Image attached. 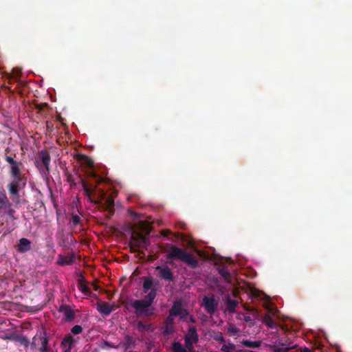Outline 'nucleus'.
I'll list each match as a JSON object with an SVG mask.
<instances>
[{"label": "nucleus", "instance_id": "2", "mask_svg": "<svg viewBox=\"0 0 352 352\" xmlns=\"http://www.w3.org/2000/svg\"><path fill=\"white\" fill-rule=\"evenodd\" d=\"M169 250H164L166 254V258L178 259L187 264L190 268L195 269L198 266L197 260L185 250L175 245H169Z\"/></svg>", "mask_w": 352, "mask_h": 352}, {"label": "nucleus", "instance_id": "53", "mask_svg": "<svg viewBox=\"0 0 352 352\" xmlns=\"http://www.w3.org/2000/svg\"><path fill=\"white\" fill-rule=\"evenodd\" d=\"M65 352H69V351H65Z\"/></svg>", "mask_w": 352, "mask_h": 352}, {"label": "nucleus", "instance_id": "52", "mask_svg": "<svg viewBox=\"0 0 352 352\" xmlns=\"http://www.w3.org/2000/svg\"><path fill=\"white\" fill-rule=\"evenodd\" d=\"M39 154L43 155V154H46V153H45V151H41Z\"/></svg>", "mask_w": 352, "mask_h": 352}, {"label": "nucleus", "instance_id": "31", "mask_svg": "<svg viewBox=\"0 0 352 352\" xmlns=\"http://www.w3.org/2000/svg\"><path fill=\"white\" fill-rule=\"evenodd\" d=\"M175 316L171 315L170 313L168 314V316L166 317V318L165 319L164 323V324H166L169 326H174V324H175V320H174V318H175Z\"/></svg>", "mask_w": 352, "mask_h": 352}, {"label": "nucleus", "instance_id": "1", "mask_svg": "<svg viewBox=\"0 0 352 352\" xmlns=\"http://www.w3.org/2000/svg\"><path fill=\"white\" fill-rule=\"evenodd\" d=\"M156 298V289H153L143 299L131 301V306L135 309L138 317H151L155 315V309L152 304Z\"/></svg>", "mask_w": 352, "mask_h": 352}, {"label": "nucleus", "instance_id": "50", "mask_svg": "<svg viewBox=\"0 0 352 352\" xmlns=\"http://www.w3.org/2000/svg\"><path fill=\"white\" fill-rule=\"evenodd\" d=\"M93 287H94V290H96V291H97L99 289V286L97 285L96 284H94Z\"/></svg>", "mask_w": 352, "mask_h": 352}, {"label": "nucleus", "instance_id": "41", "mask_svg": "<svg viewBox=\"0 0 352 352\" xmlns=\"http://www.w3.org/2000/svg\"><path fill=\"white\" fill-rule=\"evenodd\" d=\"M47 104L46 103H44V104H37L35 105V109L38 110V113H41L42 111H43V109L45 107H47Z\"/></svg>", "mask_w": 352, "mask_h": 352}, {"label": "nucleus", "instance_id": "5", "mask_svg": "<svg viewBox=\"0 0 352 352\" xmlns=\"http://www.w3.org/2000/svg\"><path fill=\"white\" fill-rule=\"evenodd\" d=\"M130 245L131 249H133V251H136L135 248H146L150 245V241L146 236L143 235L140 232L134 231L130 238Z\"/></svg>", "mask_w": 352, "mask_h": 352}, {"label": "nucleus", "instance_id": "37", "mask_svg": "<svg viewBox=\"0 0 352 352\" xmlns=\"http://www.w3.org/2000/svg\"><path fill=\"white\" fill-rule=\"evenodd\" d=\"M21 74V70L19 69H12V79L17 80Z\"/></svg>", "mask_w": 352, "mask_h": 352}, {"label": "nucleus", "instance_id": "3", "mask_svg": "<svg viewBox=\"0 0 352 352\" xmlns=\"http://www.w3.org/2000/svg\"><path fill=\"white\" fill-rule=\"evenodd\" d=\"M74 158L87 175L93 177H97L98 175L95 172V164L89 155H74Z\"/></svg>", "mask_w": 352, "mask_h": 352}, {"label": "nucleus", "instance_id": "17", "mask_svg": "<svg viewBox=\"0 0 352 352\" xmlns=\"http://www.w3.org/2000/svg\"><path fill=\"white\" fill-rule=\"evenodd\" d=\"M31 250V241L26 238L19 239L17 250L20 253H25Z\"/></svg>", "mask_w": 352, "mask_h": 352}, {"label": "nucleus", "instance_id": "25", "mask_svg": "<svg viewBox=\"0 0 352 352\" xmlns=\"http://www.w3.org/2000/svg\"><path fill=\"white\" fill-rule=\"evenodd\" d=\"M20 163L17 162L11 165V175L14 177V179H22L20 175Z\"/></svg>", "mask_w": 352, "mask_h": 352}, {"label": "nucleus", "instance_id": "35", "mask_svg": "<svg viewBox=\"0 0 352 352\" xmlns=\"http://www.w3.org/2000/svg\"><path fill=\"white\" fill-rule=\"evenodd\" d=\"M228 331L232 335H235L239 332V329L234 325H230L228 329Z\"/></svg>", "mask_w": 352, "mask_h": 352}, {"label": "nucleus", "instance_id": "28", "mask_svg": "<svg viewBox=\"0 0 352 352\" xmlns=\"http://www.w3.org/2000/svg\"><path fill=\"white\" fill-rule=\"evenodd\" d=\"M234 349L235 345L232 343H229L228 344H223L221 350L223 352H244V350L239 349L234 351Z\"/></svg>", "mask_w": 352, "mask_h": 352}, {"label": "nucleus", "instance_id": "47", "mask_svg": "<svg viewBox=\"0 0 352 352\" xmlns=\"http://www.w3.org/2000/svg\"><path fill=\"white\" fill-rule=\"evenodd\" d=\"M169 234H170V231L169 230H163L162 232V234L163 236H167Z\"/></svg>", "mask_w": 352, "mask_h": 352}, {"label": "nucleus", "instance_id": "14", "mask_svg": "<svg viewBox=\"0 0 352 352\" xmlns=\"http://www.w3.org/2000/svg\"><path fill=\"white\" fill-rule=\"evenodd\" d=\"M188 339L190 342L197 343L199 342V335L195 326L190 325L188 328L187 333L184 335V339Z\"/></svg>", "mask_w": 352, "mask_h": 352}, {"label": "nucleus", "instance_id": "51", "mask_svg": "<svg viewBox=\"0 0 352 352\" xmlns=\"http://www.w3.org/2000/svg\"><path fill=\"white\" fill-rule=\"evenodd\" d=\"M68 181H69V182H71V183H73L74 184H75V183L73 182V180H72V176H71V175H69V176L68 177Z\"/></svg>", "mask_w": 352, "mask_h": 352}, {"label": "nucleus", "instance_id": "49", "mask_svg": "<svg viewBox=\"0 0 352 352\" xmlns=\"http://www.w3.org/2000/svg\"><path fill=\"white\" fill-rule=\"evenodd\" d=\"M189 321L192 323H195L196 322L195 318L192 316H190Z\"/></svg>", "mask_w": 352, "mask_h": 352}, {"label": "nucleus", "instance_id": "6", "mask_svg": "<svg viewBox=\"0 0 352 352\" xmlns=\"http://www.w3.org/2000/svg\"><path fill=\"white\" fill-rule=\"evenodd\" d=\"M295 345L286 338H278L272 345L270 349L274 352H288L294 348Z\"/></svg>", "mask_w": 352, "mask_h": 352}, {"label": "nucleus", "instance_id": "33", "mask_svg": "<svg viewBox=\"0 0 352 352\" xmlns=\"http://www.w3.org/2000/svg\"><path fill=\"white\" fill-rule=\"evenodd\" d=\"M71 332L74 335L80 334L82 332V327L80 325L76 324L71 329Z\"/></svg>", "mask_w": 352, "mask_h": 352}, {"label": "nucleus", "instance_id": "32", "mask_svg": "<svg viewBox=\"0 0 352 352\" xmlns=\"http://www.w3.org/2000/svg\"><path fill=\"white\" fill-rule=\"evenodd\" d=\"M80 217L78 214H72L71 223L74 226H78L80 223Z\"/></svg>", "mask_w": 352, "mask_h": 352}, {"label": "nucleus", "instance_id": "19", "mask_svg": "<svg viewBox=\"0 0 352 352\" xmlns=\"http://www.w3.org/2000/svg\"><path fill=\"white\" fill-rule=\"evenodd\" d=\"M98 310L101 314L109 316L113 310L114 308L113 306L110 305L107 302H102L98 304Z\"/></svg>", "mask_w": 352, "mask_h": 352}, {"label": "nucleus", "instance_id": "27", "mask_svg": "<svg viewBox=\"0 0 352 352\" xmlns=\"http://www.w3.org/2000/svg\"><path fill=\"white\" fill-rule=\"evenodd\" d=\"M74 342H75V339L69 333L67 334L62 341V344L65 346L67 345L69 347V349H71L72 348Z\"/></svg>", "mask_w": 352, "mask_h": 352}, {"label": "nucleus", "instance_id": "39", "mask_svg": "<svg viewBox=\"0 0 352 352\" xmlns=\"http://www.w3.org/2000/svg\"><path fill=\"white\" fill-rule=\"evenodd\" d=\"M113 206H114L113 201L109 200L108 208L110 211V214H108V218H110L111 216L112 215V209L113 208Z\"/></svg>", "mask_w": 352, "mask_h": 352}, {"label": "nucleus", "instance_id": "9", "mask_svg": "<svg viewBox=\"0 0 352 352\" xmlns=\"http://www.w3.org/2000/svg\"><path fill=\"white\" fill-rule=\"evenodd\" d=\"M185 342V347L179 342H174L172 344L173 352H193L194 344L196 342H190L187 338Z\"/></svg>", "mask_w": 352, "mask_h": 352}, {"label": "nucleus", "instance_id": "4", "mask_svg": "<svg viewBox=\"0 0 352 352\" xmlns=\"http://www.w3.org/2000/svg\"><path fill=\"white\" fill-rule=\"evenodd\" d=\"M48 338L45 331L37 333L30 344L32 349H38L40 352H48Z\"/></svg>", "mask_w": 352, "mask_h": 352}, {"label": "nucleus", "instance_id": "11", "mask_svg": "<svg viewBox=\"0 0 352 352\" xmlns=\"http://www.w3.org/2000/svg\"><path fill=\"white\" fill-rule=\"evenodd\" d=\"M75 257H76V255H75L74 252H71L70 254H69L67 256H64L63 254H59L58 256V259H57L56 263L58 265H61V266L69 265L74 263Z\"/></svg>", "mask_w": 352, "mask_h": 352}, {"label": "nucleus", "instance_id": "36", "mask_svg": "<svg viewBox=\"0 0 352 352\" xmlns=\"http://www.w3.org/2000/svg\"><path fill=\"white\" fill-rule=\"evenodd\" d=\"M189 313H188V311L184 308V309H182V311L180 312V314L178 315V316H179L180 319L182 320H185L187 318V316H188Z\"/></svg>", "mask_w": 352, "mask_h": 352}, {"label": "nucleus", "instance_id": "43", "mask_svg": "<svg viewBox=\"0 0 352 352\" xmlns=\"http://www.w3.org/2000/svg\"><path fill=\"white\" fill-rule=\"evenodd\" d=\"M46 127L49 131H52L54 129V124L52 121H47Z\"/></svg>", "mask_w": 352, "mask_h": 352}, {"label": "nucleus", "instance_id": "8", "mask_svg": "<svg viewBox=\"0 0 352 352\" xmlns=\"http://www.w3.org/2000/svg\"><path fill=\"white\" fill-rule=\"evenodd\" d=\"M209 314H214L218 308V301L215 299L214 295L211 296H204L201 304Z\"/></svg>", "mask_w": 352, "mask_h": 352}, {"label": "nucleus", "instance_id": "10", "mask_svg": "<svg viewBox=\"0 0 352 352\" xmlns=\"http://www.w3.org/2000/svg\"><path fill=\"white\" fill-rule=\"evenodd\" d=\"M58 311L63 314L66 322H71L75 319L76 312L78 310H73L69 305L63 304L60 306Z\"/></svg>", "mask_w": 352, "mask_h": 352}, {"label": "nucleus", "instance_id": "13", "mask_svg": "<svg viewBox=\"0 0 352 352\" xmlns=\"http://www.w3.org/2000/svg\"><path fill=\"white\" fill-rule=\"evenodd\" d=\"M22 179H14V180L8 185L9 192L14 197H19V188Z\"/></svg>", "mask_w": 352, "mask_h": 352}, {"label": "nucleus", "instance_id": "46", "mask_svg": "<svg viewBox=\"0 0 352 352\" xmlns=\"http://www.w3.org/2000/svg\"><path fill=\"white\" fill-rule=\"evenodd\" d=\"M301 352H314V351L307 347H304V348L301 349Z\"/></svg>", "mask_w": 352, "mask_h": 352}, {"label": "nucleus", "instance_id": "20", "mask_svg": "<svg viewBox=\"0 0 352 352\" xmlns=\"http://www.w3.org/2000/svg\"><path fill=\"white\" fill-rule=\"evenodd\" d=\"M11 204L7 197L4 190H0V209H6L10 208Z\"/></svg>", "mask_w": 352, "mask_h": 352}, {"label": "nucleus", "instance_id": "34", "mask_svg": "<svg viewBox=\"0 0 352 352\" xmlns=\"http://www.w3.org/2000/svg\"><path fill=\"white\" fill-rule=\"evenodd\" d=\"M80 289L85 295H89L90 293V289L85 284L81 283L80 285Z\"/></svg>", "mask_w": 352, "mask_h": 352}, {"label": "nucleus", "instance_id": "48", "mask_svg": "<svg viewBox=\"0 0 352 352\" xmlns=\"http://www.w3.org/2000/svg\"><path fill=\"white\" fill-rule=\"evenodd\" d=\"M244 320L246 321V322H251L252 321V318L250 316H245L244 317Z\"/></svg>", "mask_w": 352, "mask_h": 352}, {"label": "nucleus", "instance_id": "42", "mask_svg": "<svg viewBox=\"0 0 352 352\" xmlns=\"http://www.w3.org/2000/svg\"><path fill=\"white\" fill-rule=\"evenodd\" d=\"M111 347V348H117L116 346H114L111 342L108 341H104L102 345V348Z\"/></svg>", "mask_w": 352, "mask_h": 352}, {"label": "nucleus", "instance_id": "40", "mask_svg": "<svg viewBox=\"0 0 352 352\" xmlns=\"http://www.w3.org/2000/svg\"><path fill=\"white\" fill-rule=\"evenodd\" d=\"M113 206H114L113 201L109 200L108 208L110 211V214H108V218H110L111 216L112 215V209L113 208Z\"/></svg>", "mask_w": 352, "mask_h": 352}, {"label": "nucleus", "instance_id": "24", "mask_svg": "<svg viewBox=\"0 0 352 352\" xmlns=\"http://www.w3.org/2000/svg\"><path fill=\"white\" fill-rule=\"evenodd\" d=\"M263 322L270 329H275L277 327L274 319L268 314H265L263 318Z\"/></svg>", "mask_w": 352, "mask_h": 352}, {"label": "nucleus", "instance_id": "44", "mask_svg": "<svg viewBox=\"0 0 352 352\" xmlns=\"http://www.w3.org/2000/svg\"><path fill=\"white\" fill-rule=\"evenodd\" d=\"M6 161L10 164V165L16 162L10 155H6Z\"/></svg>", "mask_w": 352, "mask_h": 352}, {"label": "nucleus", "instance_id": "22", "mask_svg": "<svg viewBox=\"0 0 352 352\" xmlns=\"http://www.w3.org/2000/svg\"><path fill=\"white\" fill-rule=\"evenodd\" d=\"M12 340L14 342H19L21 345L23 346L25 348L28 347L29 345L31 344L30 340L27 337L20 335L14 336L12 338Z\"/></svg>", "mask_w": 352, "mask_h": 352}, {"label": "nucleus", "instance_id": "12", "mask_svg": "<svg viewBox=\"0 0 352 352\" xmlns=\"http://www.w3.org/2000/svg\"><path fill=\"white\" fill-rule=\"evenodd\" d=\"M156 270L160 272V276L162 279H164L165 280H168V281L173 280V279H174L173 274L168 267L157 266L156 267Z\"/></svg>", "mask_w": 352, "mask_h": 352}, {"label": "nucleus", "instance_id": "23", "mask_svg": "<svg viewBox=\"0 0 352 352\" xmlns=\"http://www.w3.org/2000/svg\"><path fill=\"white\" fill-rule=\"evenodd\" d=\"M125 342L123 344V349L124 351L130 348H134L136 345L135 339L132 336L126 335L125 336Z\"/></svg>", "mask_w": 352, "mask_h": 352}, {"label": "nucleus", "instance_id": "16", "mask_svg": "<svg viewBox=\"0 0 352 352\" xmlns=\"http://www.w3.org/2000/svg\"><path fill=\"white\" fill-rule=\"evenodd\" d=\"M226 309L229 313H234L236 308L239 305V302L236 300L231 299L229 294H227L224 298Z\"/></svg>", "mask_w": 352, "mask_h": 352}, {"label": "nucleus", "instance_id": "45", "mask_svg": "<svg viewBox=\"0 0 352 352\" xmlns=\"http://www.w3.org/2000/svg\"><path fill=\"white\" fill-rule=\"evenodd\" d=\"M15 213V210L12 208H10L8 211V215L10 217H14V214Z\"/></svg>", "mask_w": 352, "mask_h": 352}, {"label": "nucleus", "instance_id": "29", "mask_svg": "<svg viewBox=\"0 0 352 352\" xmlns=\"http://www.w3.org/2000/svg\"><path fill=\"white\" fill-rule=\"evenodd\" d=\"M137 328L139 331H150L152 330V325L151 324H144L143 322L138 321L137 323Z\"/></svg>", "mask_w": 352, "mask_h": 352}, {"label": "nucleus", "instance_id": "26", "mask_svg": "<svg viewBox=\"0 0 352 352\" xmlns=\"http://www.w3.org/2000/svg\"><path fill=\"white\" fill-rule=\"evenodd\" d=\"M241 343L242 345H243L245 346L252 348V349L258 348L261 345V341H260V340L251 341L249 340H243L241 342Z\"/></svg>", "mask_w": 352, "mask_h": 352}, {"label": "nucleus", "instance_id": "21", "mask_svg": "<svg viewBox=\"0 0 352 352\" xmlns=\"http://www.w3.org/2000/svg\"><path fill=\"white\" fill-rule=\"evenodd\" d=\"M218 272L219 274L224 278V280L227 283H231L230 278H231V274L228 269L224 266L221 265L218 267Z\"/></svg>", "mask_w": 352, "mask_h": 352}, {"label": "nucleus", "instance_id": "18", "mask_svg": "<svg viewBox=\"0 0 352 352\" xmlns=\"http://www.w3.org/2000/svg\"><path fill=\"white\" fill-rule=\"evenodd\" d=\"M182 309H184V307L182 300L180 299H177L173 302V304L169 310V313L176 317L178 316Z\"/></svg>", "mask_w": 352, "mask_h": 352}, {"label": "nucleus", "instance_id": "7", "mask_svg": "<svg viewBox=\"0 0 352 352\" xmlns=\"http://www.w3.org/2000/svg\"><path fill=\"white\" fill-rule=\"evenodd\" d=\"M50 160V155H38L35 159L34 164L43 176L49 173Z\"/></svg>", "mask_w": 352, "mask_h": 352}, {"label": "nucleus", "instance_id": "15", "mask_svg": "<svg viewBox=\"0 0 352 352\" xmlns=\"http://www.w3.org/2000/svg\"><path fill=\"white\" fill-rule=\"evenodd\" d=\"M144 280L142 288L144 293H148V291H151L153 289L157 287V283H155L152 277H142Z\"/></svg>", "mask_w": 352, "mask_h": 352}, {"label": "nucleus", "instance_id": "30", "mask_svg": "<svg viewBox=\"0 0 352 352\" xmlns=\"http://www.w3.org/2000/svg\"><path fill=\"white\" fill-rule=\"evenodd\" d=\"M174 326H169L164 323V327H162V333L164 336L171 335L174 333Z\"/></svg>", "mask_w": 352, "mask_h": 352}, {"label": "nucleus", "instance_id": "38", "mask_svg": "<svg viewBox=\"0 0 352 352\" xmlns=\"http://www.w3.org/2000/svg\"><path fill=\"white\" fill-rule=\"evenodd\" d=\"M214 339L219 342V343L221 344H226V340H225V338H223V336H222V334L221 333H219L218 335H217L216 336H214Z\"/></svg>", "mask_w": 352, "mask_h": 352}]
</instances>
